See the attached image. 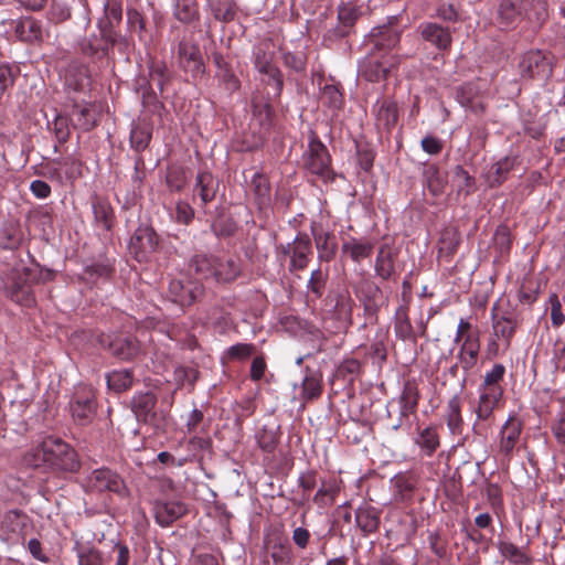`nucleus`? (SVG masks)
Instances as JSON below:
<instances>
[{
    "label": "nucleus",
    "mask_w": 565,
    "mask_h": 565,
    "mask_svg": "<svg viewBox=\"0 0 565 565\" xmlns=\"http://www.w3.org/2000/svg\"><path fill=\"white\" fill-rule=\"evenodd\" d=\"M452 182L459 192L469 193L473 189V179L460 166L455 168Z\"/></svg>",
    "instance_id": "nucleus-33"
},
{
    "label": "nucleus",
    "mask_w": 565,
    "mask_h": 565,
    "mask_svg": "<svg viewBox=\"0 0 565 565\" xmlns=\"http://www.w3.org/2000/svg\"><path fill=\"white\" fill-rule=\"evenodd\" d=\"M79 565H103V557L92 547H81L77 553Z\"/></svg>",
    "instance_id": "nucleus-37"
},
{
    "label": "nucleus",
    "mask_w": 565,
    "mask_h": 565,
    "mask_svg": "<svg viewBox=\"0 0 565 565\" xmlns=\"http://www.w3.org/2000/svg\"><path fill=\"white\" fill-rule=\"evenodd\" d=\"M195 268L202 277H214L217 281H231L238 274V266L235 262H222L212 256L198 257L195 259Z\"/></svg>",
    "instance_id": "nucleus-7"
},
{
    "label": "nucleus",
    "mask_w": 565,
    "mask_h": 565,
    "mask_svg": "<svg viewBox=\"0 0 565 565\" xmlns=\"http://www.w3.org/2000/svg\"><path fill=\"white\" fill-rule=\"evenodd\" d=\"M551 318L554 326H561L565 321V317L561 311V302L557 297L551 298Z\"/></svg>",
    "instance_id": "nucleus-49"
},
{
    "label": "nucleus",
    "mask_w": 565,
    "mask_h": 565,
    "mask_svg": "<svg viewBox=\"0 0 565 565\" xmlns=\"http://www.w3.org/2000/svg\"><path fill=\"white\" fill-rule=\"evenodd\" d=\"M86 488L90 491H111L125 494L126 487L122 479L107 468L95 469L86 478Z\"/></svg>",
    "instance_id": "nucleus-8"
},
{
    "label": "nucleus",
    "mask_w": 565,
    "mask_h": 565,
    "mask_svg": "<svg viewBox=\"0 0 565 565\" xmlns=\"http://www.w3.org/2000/svg\"><path fill=\"white\" fill-rule=\"evenodd\" d=\"M13 84L12 72L8 66H0V93Z\"/></svg>",
    "instance_id": "nucleus-52"
},
{
    "label": "nucleus",
    "mask_w": 565,
    "mask_h": 565,
    "mask_svg": "<svg viewBox=\"0 0 565 565\" xmlns=\"http://www.w3.org/2000/svg\"><path fill=\"white\" fill-rule=\"evenodd\" d=\"M31 192L39 199H45L51 193L49 184L42 180H34L30 185Z\"/></svg>",
    "instance_id": "nucleus-48"
},
{
    "label": "nucleus",
    "mask_w": 565,
    "mask_h": 565,
    "mask_svg": "<svg viewBox=\"0 0 565 565\" xmlns=\"http://www.w3.org/2000/svg\"><path fill=\"white\" fill-rule=\"evenodd\" d=\"M547 14L545 0H503L499 9V17L507 26L521 18H526L530 21H542Z\"/></svg>",
    "instance_id": "nucleus-5"
},
{
    "label": "nucleus",
    "mask_w": 565,
    "mask_h": 565,
    "mask_svg": "<svg viewBox=\"0 0 565 565\" xmlns=\"http://www.w3.org/2000/svg\"><path fill=\"white\" fill-rule=\"evenodd\" d=\"M150 132L140 127H134L130 132V140L137 150L145 149L149 142Z\"/></svg>",
    "instance_id": "nucleus-38"
},
{
    "label": "nucleus",
    "mask_w": 565,
    "mask_h": 565,
    "mask_svg": "<svg viewBox=\"0 0 565 565\" xmlns=\"http://www.w3.org/2000/svg\"><path fill=\"white\" fill-rule=\"evenodd\" d=\"M288 253L291 254L290 266L292 269H303L308 263L310 254V241L307 236H298L289 246Z\"/></svg>",
    "instance_id": "nucleus-23"
},
{
    "label": "nucleus",
    "mask_w": 565,
    "mask_h": 565,
    "mask_svg": "<svg viewBox=\"0 0 565 565\" xmlns=\"http://www.w3.org/2000/svg\"><path fill=\"white\" fill-rule=\"evenodd\" d=\"M28 550L35 559H38L42 563L49 562V558L42 552L41 543L38 540H35V539L30 540L28 543Z\"/></svg>",
    "instance_id": "nucleus-51"
},
{
    "label": "nucleus",
    "mask_w": 565,
    "mask_h": 565,
    "mask_svg": "<svg viewBox=\"0 0 565 565\" xmlns=\"http://www.w3.org/2000/svg\"><path fill=\"white\" fill-rule=\"evenodd\" d=\"M555 358L557 367H565V344L557 350Z\"/></svg>",
    "instance_id": "nucleus-63"
},
{
    "label": "nucleus",
    "mask_w": 565,
    "mask_h": 565,
    "mask_svg": "<svg viewBox=\"0 0 565 565\" xmlns=\"http://www.w3.org/2000/svg\"><path fill=\"white\" fill-rule=\"evenodd\" d=\"M71 120L81 129L89 130L96 125V107L92 104L75 105L71 113Z\"/></svg>",
    "instance_id": "nucleus-22"
},
{
    "label": "nucleus",
    "mask_w": 565,
    "mask_h": 565,
    "mask_svg": "<svg viewBox=\"0 0 565 565\" xmlns=\"http://www.w3.org/2000/svg\"><path fill=\"white\" fill-rule=\"evenodd\" d=\"M196 188L203 203L211 201L215 194L214 179L212 174L201 173L198 177Z\"/></svg>",
    "instance_id": "nucleus-31"
},
{
    "label": "nucleus",
    "mask_w": 565,
    "mask_h": 565,
    "mask_svg": "<svg viewBox=\"0 0 565 565\" xmlns=\"http://www.w3.org/2000/svg\"><path fill=\"white\" fill-rule=\"evenodd\" d=\"M193 216L191 206L186 203H178L177 205V218L182 223H188Z\"/></svg>",
    "instance_id": "nucleus-53"
},
{
    "label": "nucleus",
    "mask_w": 565,
    "mask_h": 565,
    "mask_svg": "<svg viewBox=\"0 0 565 565\" xmlns=\"http://www.w3.org/2000/svg\"><path fill=\"white\" fill-rule=\"evenodd\" d=\"M265 362L260 358H255L250 367V376L254 380H259L264 375L265 372Z\"/></svg>",
    "instance_id": "nucleus-54"
},
{
    "label": "nucleus",
    "mask_w": 565,
    "mask_h": 565,
    "mask_svg": "<svg viewBox=\"0 0 565 565\" xmlns=\"http://www.w3.org/2000/svg\"><path fill=\"white\" fill-rule=\"evenodd\" d=\"M422 148L429 154H437L441 151L443 145L437 138L428 136L422 140Z\"/></svg>",
    "instance_id": "nucleus-47"
},
{
    "label": "nucleus",
    "mask_w": 565,
    "mask_h": 565,
    "mask_svg": "<svg viewBox=\"0 0 565 565\" xmlns=\"http://www.w3.org/2000/svg\"><path fill=\"white\" fill-rule=\"evenodd\" d=\"M175 15L181 21H189V20H191L193 18L194 10L185 8L184 11H181L180 4H178L177 8H175Z\"/></svg>",
    "instance_id": "nucleus-61"
},
{
    "label": "nucleus",
    "mask_w": 565,
    "mask_h": 565,
    "mask_svg": "<svg viewBox=\"0 0 565 565\" xmlns=\"http://www.w3.org/2000/svg\"><path fill=\"white\" fill-rule=\"evenodd\" d=\"M504 373L505 367L502 364H495L484 374L483 381L478 388L479 399L476 414L479 419L484 420L489 418L500 402L503 394L501 381Z\"/></svg>",
    "instance_id": "nucleus-3"
},
{
    "label": "nucleus",
    "mask_w": 565,
    "mask_h": 565,
    "mask_svg": "<svg viewBox=\"0 0 565 565\" xmlns=\"http://www.w3.org/2000/svg\"><path fill=\"white\" fill-rule=\"evenodd\" d=\"M375 268L377 274L383 278H387L393 270V265L388 258V255L385 254L383 248H381L377 255Z\"/></svg>",
    "instance_id": "nucleus-42"
},
{
    "label": "nucleus",
    "mask_w": 565,
    "mask_h": 565,
    "mask_svg": "<svg viewBox=\"0 0 565 565\" xmlns=\"http://www.w3.org/2000/svg\"><path fill=\"white\" fill-rule=\"evenodd\" d=\"M440 17L445 20H456L457 12L452 8H448L447 10L440 11Z\"/></svg>",
    "instance_id": "nucleus-64"
},
{
    "label": "nucleus",
    "mask_w": 565,
    "mask_h": 565,
    "mask_svg": "<svg viewBox=\"0 0 565 565\" xmlns=\"http://www.w3.org/2000/svg\"><path fill=\"white\" fill-rule=\"evenodd\" d=\"M495 307L492 309V329L493 337L497 339H501L504 344V348L508 349L510 347L511 338L516 328V321L508 316L497 317L494 315Z\"/></svg>",
    "instance_id": "nucleus-20"
},
{
    "label": "nucleus",
    "mask_w": 565,
    "mask_h": 565,
    "mask_svg": "<svg viewBox=\"0 0 565 565\" xmlns=\"http://www.w3.org/2000/svg\"><path fill=\"white\" fill-rule=\"evenodd\" d=\"M252 352H253V347L250 344H244V343L232 345L228 349V355L231 358H235V359L248 358L252 354Z\"/></svg>",
    "instance_id": "nucleus-45"
},
{
    "label": "nucleus",
    "mask_w": 565,
    "mask_h": 565,
    "mask_svg": "<svg viewBox=\"0 0 565 565\" xmlns=\"http://www.w3.org/2000/svg\"><path fill=\"white\" fill-rule=\"evenodd\" d=\"M521 75L524 77H545L551 72V63L541 51H530L522 56L519 64Z\"/></svg>",
    "instance_id": "nucleus-11"
},
{
    "label": "nucleus",
    "mask_w": 565,
    "mask_h": 565,
    "mask_svg": "<svg viewBox=\"0 0 565 565\" xmlns=\"http://www.w3.org/2000/svg\"><path fill=\"white\" fill-rule=\"evenodd\" d=\"M356 523L362 531L370 533L377 529L379 519L369 509H360L356 512Z\"/></svg>",
    "instance_id": "nucleus-34"
},
{
    "label": "nucleus",
    "mask_w": 565,
    "mask_h": 565,
    "mask_svg": "<svg viewBox=\"0 0 565 565\" xmlns=\"http://www.w3.org/2000/svg\"><path fill=\"white\" fill-rule=\"evenodd\" d=\"M203 419V414L201 411L194 408L189 417H188V420H186V427H188V431L192 433L195 430L196 426L202 422Z\"/></svg>",
    "instance_id": "nucleus-55"
},
{
    "label": "nucleus",
    "mask_w": 565,
    "mask_h": 565,
    "mask_svg": "<svg viewBox=\"0 0 565 565\" xmlns=\"http://www.w3.org/2000/svg\"><path fill=\"white\" fill-rule=\"evenodd\" d=\"M114 553L117 554L116 565H128L129 550L127 546L117 544L114 547Z\"/></svg>",
    "instance_id": "nucleus-56"
},
{
    "label": "nucleus",
    "mask_w": 565,
    "mask_h": 565,
    "mask_svg": "<svg viewBox=\"0 0 565 565\" xmlns=\"http://www.w3.org/2000/svg\"><path fill=\"white\" fill-rule=\"evenodd\" d=\"M547 14L545 0H503L499 9V17L507 26L521 18H526L530 21H542Z\"/></svg>",
    "instance_id": "nucleus-4"
},
{
    "label": "nucleus",
    "mask_w": 565,
    "mask_h": 565,
    "mask_svg": "<svg viewBox=\"0 0 565 565\" xmlns=\"http://www.w3.org/2000/svg\"><path fill=\"white\" fill-rule=\"evenodd\" d=\"M468 332H473L471 330V324L467 320L460 319V321L458 322V327H457L455 342H457V343L460 342L461 338L465 334H467Z\"/></svg>",
    "instance_id": "nucleus-57"
},
{
    "label": "nucleus",
    "mask_w": 565,
    "mask_h": 565,
    "mask_svg": "<svg viewBox=\"0 0 565 565\" xmlns=\"http://www.w3.org/2000/svg\"><path fill=\"white\" fill-rule=\"evenodd\" d=\"M3 525L10 533H19L24 525V518L17 511L9 512L4 519Z\"/></svg>",
    "instance_id": "nucleus-41"
},
{
    "label": "nucleus",
    "mask_w": 565,
    "mask_h": 565,
    "mask_svg": "<svg viewBox=\"0 0 565 565\" xmlns=\"http://www.w3.org/2000/svg\"><path fill=\"white\" fill-rule=\"evenodd\" d=\"M305 166L312 173L322 178L329 175L330 159L326 147L317 140H311L305 153Z\"/></svg>",
    "instance_id": "nucleus-10"
},
{
    "label": "nucleus",
    "mask_w": 565,
    "mask_h": 565,
    "mask_svg": "<svg viewBox=\"0 0 565 565\" xmlns=\"http://www.w3.org/2000/svg\"><path fill=\"white\" fill-rule=\"evenodd\" d=\"M255 67L260 74L268 76V84H273L278 94L281 88L280 72L273 64V54L264 50L262 46L255 50Z\"/></svg>",
    "instance_id": "nucleus-14"
},
{
    "label": "nucleus",
    "mask_w": 565,
    "mask_h": 565,
    "mask_svg": "<svg viewBox=\"0 0 565 565\" xmlns=\"http://www.w3.org/2000/svg\"><path fill=\"white\" fill-rule=\"evenodd\" d=\"M179 54L182 58L199 65L200 52L199 49L188 43H181L179 46Z\"/></svg>",
    "instance_id": "nucleus-43"
},
{
    "label": "nucleus",
    "mask_w": 565,
    "mask_h": 565,
    "mask_svg": "<svg viewBox=\"0 0 565 565\" xmlns=\"http://www.w3.org/2000/svg\"><path fill=\"white\" fill-rule=\"evenodd\" d=\"M71 412L74 419L81 424L88 422L95 412L94 394L89 387L81 386L76 390Z\"/></svg>",
    "instance_id": "nucleus-12"
},
{
    "label": "nucleus",
    "mask_w": 565,
    "mask_h": 565,
    "mask_svg": "<svg viewBox=\"0 0 565 565\" xmlns=\"http://www.w3.org/2000/svg\"><path fill=\"white\" fill-rule=\"evenodd\" d=\"M104 347H108L109 351L122 360H129L137 355L139 348L138 344L129 338L124 335L116 337L114 340L107 339L102 340Z\"/></svg>",
    "instance_id": "nucleus-19"
},
{
    "label": "nucleus",
    "mask_w": 565,
    "mask_h": 565,
    "mask_svg": "<svg viewBox=\"0 0 565 565\" xmlns=\"http://www.w3.org/2000/svg\"><path fill=\"white\" fill-rule=\"evenodd\" d=\"M491 523V516L488 513H481L476 518V524L479 527H487Z\"/></svg>",
    "instance_id": "nucleus-62"
},
{
    "label": "nucleus",
    "mask_w": 565,
    "mask_h": 565,
    "mask_svg": "<svg viewBox=\"0 0 565 565\" xmlns=\"http://www.w3.org/2000/svg\"><path fill=\"white\" fill-rule=\"evenodd\" d=\"M372 249V243L354 238L344 242L342 245L343 254L356 263L370 257Z\"/></svg>",
    "instance_id": "nucleus-25"
},
{
    "label": "nucleus",
    "mask_w": 565,
    "mask_h": 565,
    "mask_svg": "<svg viewBox=\"0 0 565 565\" xmlns=\"http://www.w3.org/2000/svg\"><path fill=\"white\" fill-rule=\"evenodd\" d=\"M254 182H257L255 186V192L259 201V204H266L269 201V189L267 186L265 178L259 175Z\"/></svg>",
    "instance_id": "nucleus-44"
},
{
    "label": "nucleus",
    "mask_w": 565,
    "mask_h": 565,
    "mask_svg": "<svg viewBox=\"0 0 565 565\" xmlns=\"http://www.w3.org/2000/svg\"><path fill=\"white\" fill-rule=\"evenodd\" d=\"M376 121L380 127L391 128L397 121V108L393 102L382 100L375 105Z\"/></svg>",
    "instance_id": "nucleus-26"
},
{
    "label": "nucleus",
    "mask_w": 565,
    "mask_h": 565,
    "mask_svg": "<svg viewBox=\"0 0 565 565\" xmlns=\"http://www.w3.org/2000/svg\"><path fill=\"white\" fill-rule=\"evenodd\" d=\"M399 41L396 32L385 29L370 35L369 42L374 51L359 66V76L367 82H380L396 65L397 58L386 50L394 47Z\"/></svg>",
    "instance_id": "nucleus-1"
},
{
    "label": "nucleus",
    "mask_w": 565,
    "mask_h": 565,
    "mask_svg": "<svg viewBox=\"0 0 565 565\" xmlns=\"http://www.w3.org/2000/svg\"><path fill=\"white\" fill-rule=\"evenodd\" d=\"M547 14L545 0H503L499 9V17L507 26L521 18H526L530 21H542Z\"/></svg>",
    "instance_id": "nucleus-6"
},
{
    "label": "nucleus",
    "mask_w": 565,
    "mask_h": 565,
    "mask_svg": "<svg viewBox=\"0 0 565 565\" xmlns=\"http://www.w3.org/2000/svg\"><path fill=\"white\" fill-rule=\"evenodd\" d=\"M553 431L561 443H565V416L554 425Z\"/></svg>",
    "instance_id": "nucleus-59"
},
{
    "label": "nucleus",
    "mask_w": 565,
    "mask_h": 565,
    "mask_svg": "<svg viewBox=\"0 0 565 565\" xmlns=\"http://www.w3.org/2000/svg\"><path fill=\"white\" fill-rule=\"evenodd\" d=\"M58 166V178L62 180V173L65 179H74L79 174V164L73 159H67L56 163Z\"/></svg>",
    "instance_id": "nucleus-40"
},
{
    "label": "nucleus",
    "mask_w": 565,
    "mask_h": 565,
    "mask_svg": "<svg viewBox=\"0 0 565 565\" xmlns=\"http://www.w3.org/2000/svg\"><path fill=\"white\" fill-rule=\"evenodd\" d=\"M480 347L470 345V347H460L459 353H458V360L461 365V367L465 371H469L472 369L478 359Z\"/></svg>",
    "instance_id": "nucleus-32"
},
{
    "label": "nucleus",
    "mask_w": 565,
    "mask_h": 565,
    "mask_svg": "<svg viewBox=\"0 0 565 565\" xmlns=\"http://www.w3.org/2000/svg\"><path fill=\"white\" fill-rule=\"evenodd\" d=\"M157 245L156 233L149 227H140L130 241V250L139 260H146L148 255L156 250Z\"/></svg>",
    "instance_id": "nucleus-13"
},
{
    "label": "nucleus",
    "mask_w": 565,
    "mask_h": 565,
    "mask_svg": "<svg viewBox=\"0 0 565 565\" xmlns=\"http://www.w3.org/2000/svg\"><path fill=\"white\" fill-rule=\"evenodd\" d=\"M26 276L28 273L25 270L23 274L15 270L6 280L4 288L8 297H10L14 302L24 307H31L34 303V297L28 285Z\"/></svg>",
    "instance_id": "nucleus-9"
},
{
    "label": "nucleus",
    "mask_w": 565,
    "mask_h": 565,
    "mask_svg": "<svg viewBox=\"0 0 565 565\" xmlns=\"http://www.w3.org/2000/svg\"><path fill=\"white\" fill-rule=\"evenodd\" d=\"M457 99L461 106L477 113L483 109V103L478 96V89L475 84H467L457 92Z\"/></svg>",
    "instance_id": "nucleus-27"
},
{
    "label": "nucleus",
    "mask_w": 565,
    "mask_h": 565,
    "mask_svg": "<svg viewBox=\"0 0 565 565\" xmlns=\"http://www.w3.org/2000/svg\"><path fill=\"white\" fill-rule=\"evenodd\" d=\"M447 425L452 434H458L461 430L462 416L461 403L458 396H454L447 406Z\"/></svg>",
    "instance_id": "nucleus-28"
},
{
    "label": "nucleus",
    "mask_w": 565,
    "mask_h": 565,
    "mask_svg": "<svg viewBox=\"0 0 565 565\" xmlns=\"http://www.w3.org/2000/svg\"><path fill=\"white\" fill-rule=\"evenodd\" d=\"M200 294V288L193 287L190 282L185 286L181 280L173 279L169 284L171 300L182 307L191 305Z\"/></svg>",
    "instance_id": "nucleus-18"
},
{
    "label": "nucleus",
    "mask_w": 565,
    "mask_h": 565,
    "mask_svg": "<svg viewBox=\"0 0 565 565\" xmlns=\"http://www.w3.org/2000/svg\"><path fill=\"white\" fill-rule=\"evenodd\" d=\"M317 247L321 258L330 259L334 254V244L329 243L328 236H326L323 241L321 236L317 238Z\"/></svg>",
    "instance_id": "nucleus-46"
},
{
    "label": "nucleus",
    "mask_w": 565,
    "mask_h": 565,
    "mask_svg": "<svg viewBox=\"0 0 565 565\" xmlns=\"http://www.w3.org/2000/svg\"><path fill=\"white\" fill-rule=\"evenodd\" d=\"M185 512L186 507L181 501L157 502L154 508L156 520L163 526L171 524Z\"/></svg>",
    "instance_id": "nucleus-17"
},
{
    "label": "nucleus",
    "mask_w": 565,
    "mask_h": 565,
    "mask_svg": "<svg viewBox=\"0 0 565 565\" xmlns=\"http://www.w3.org/2000/svg\"><path fill=\"white\" fill-rule=\"evenodd\" d=\"M515 159L505 157L495 162L489 170L487 178L490 185L499 184L503 181L507 173L512 169Z\"/></svg>",
    "instance_id": "nucleus-29"
},
{
    "label": "nucleus",
    "mask_w": 565,
    "mask_h": 565,
    "mask_svg": "<svg viewBox=\"0 0 565 565\" xmlns=\"http://www.w3.org/2000/svg\"><path fill=\"white\" fill-rule=\"evenodd\" d=\"M65 84L74 90H84L90 84L88 70L84 65L72 64L65 72Z\"/></svg>",
    "instance_id": "nucleus-24"
},
{
    "label": "nucleus",
    "mask_w": 565,
    "mask_h": 565,
    "mask_svg": "<svg viewBox=\"0 0 565 565\" xmlns=\"http://www.w3.org/2000/svg\"><path fill=\"white\" fill-rule=\"evenodd\" d=\"M107 384L116 392L127 390L132 384V375L128 370L114 371L108 374Z\"/></svg>",
    "instance_id": "nucleus-30"
},
{
    "label": "nucleus",
    "mask_w": 565,
    "mask_h": 565,
    "mask_svg": "<svg viewBox=\"0 0 565 565\" xmlns=\"http://www.w3.org/2000/svg\"><path fill=\"white\" fill-rule=\"evenodd\" d=\"M310 533L305 527H296L292 532V540L297 546L305 548L308 545Z\"/></svg>",
    "instance_id": "nucleus-50"
},
{
    "label": "nucleus",
    "mask_w": 565,
    "mask_h": 565,
    "mask_svg": "<svg viewBox=\"0 0 565 565\" xmlns=\"http://www.w3.org/2000/svg\"><path fill=\"white\" fill-rule=\"evenodd\" d=\"M154 405L156 397L153 394L141 393L136 395L132 399V411L136 415V418L146 423L152 422L156 416L153 413Z\"/></svg>",
    "instance_id": "nucleus-21"
},
{
    "label": "nucleus",
    "mask_w": 565,
    "mask_h": 565,
    "mask_svg": "<svg viewBox=\"0 0 565 565\" xmlns=\"http://www.w3.org/2000/svg\"><path fill=\"white\" fill-rule=\"evenodd\" d=\"M460 342H461V347H467V348L470 345L480 347L479 334L477 331L468 332L467 334H465L461 338Z\"/></svg>",
    "instance_id": "nucleus-58"
},
{
    "label": "nucleus",
    "mask_w": 565,
    "mask_h": 565,
    "mask_svg": "<svg viewBox=\"0 0 565 565\" xmlns=\"http://www.w3.org/2000/svg\"><path fill=\"white\" fill-rule=\"evenodd\" d=\"M522 431L521 422L510 416L501 428L500 451L509 456L516 447Z\"/></svg>",
    "instance_id": "nucleus-15"
},
{
    "label": "nucleus",
    "mask_w": 565,
    "mask_h": 565,
    "mask_svg": "<svg viewBox=\"0 0 565 565\" xmlns=\"http://www.w3.org/2000/svg\"><path fill=\"white\" fill-rule=\"evenodd\" d=\"M322 100L328 103L332 108L340 107L342 95L334 85H326L322 90Z\"/></svg>",
    "instance_id": "nucleus-39"
},
{
    "label": "nucleus",
    "mask_w": 565,
    "mask_h": 565,
    "mask_svg": "<svg viewBox=\"0 0 565 565\" xmlns=\"http://www.w3.org/2000/svg\"><path fill=\"white\" fill-rule=\"evenodd\" d=\"M500 339L494 338L493 335L489 340V343L487 345V355L488 358H495L499 354V341Z\"/></svg>",
    "instance_id": "nucleus-60"
},
{
    "label": "nucleus",
    "mask_w": 565,
    "mask_h": 565,
    "mask_svg": "<svg viewBox=\"0 0 565 565\" xmlns=\"http://www.w3.org/2000/svg\"><path fill=\"white\" fill-rule=\"evenodd\" d=\"M23 463L28 467H47L64 471H75L78 468L77 455L61 439L47 437L33 445L23 456Z\"/></svg>",
    "instance_id": "nucleus-2"
},
{
    "label": "nucleus",
    "mask_w": 565,
    "mask_h": 565,
    "mask_svg": "<svg viewBox=\"0 0 565 565\" xmlns=\"http://www.w3.org/2000/svg\"><path fill=\"white\" fill-rule=\"evenodd\" d=\"M320 377L313 373L306 375L302 382L303 396L308 399L315 398L320 395Z\"/></svg>",
    "instance_id": "nucleus-35"
},
{
    "label": "nucleus",
    "mask_w": 565,
    "mask_h": 565,
    "mask_svg": "<svg viewBox=\"0 0 565 565\" xmlns=\"http://www.w3.org/2000/svg\"><path fill=\"white\" fill-rule=\"evenodd\" d=\"M419 31L422 38L438 50H446L450 46L451 35L448 29L436 23H423L419 25Z\"/></svg>",
    "instance_id": "nucleus-16"
},
{
    "label": "nucleus",
    "mask_w": 565,
    "mask_h": 565,
    "mask_svg": "<svg viewBox=\"0 0 565 565\" xmlns=\"http://www.w3.org/2000/svg\"><path fill=\"white\" fill-rule=\"evenodd\" d=\"M418 445L427 450L428 454H431L439 446V440L436 431L433 428H425L418 437Z\"/></svg>",
    "instance_id": "nucleus-36"
}]
</instances>
